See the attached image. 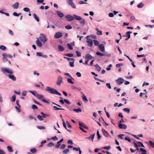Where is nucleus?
Here are the masks:
<instances>
[{
  "label": "nucleus",
  "instance_id": "nucleus-1",
  "mask_svg": "<svg viewBox=\"0 0 154 154\" xmlns=\"http://www.w3.org/2000/svg\"><path fill=\"white\" fill-rule=\"evenodd\" d=\"M1 69V71L4 73H7L10 74L8 75V76L9 79H11L13 81L16 80V77L14 75H11V74H13L14 72V71L12 69L7 67L2 68Z\"/></svg>",
  "mask_w": 154,
  "mask_h": 154
},
{
  "label": "nucleus",
  "instance_id": "nucleus-2",
  "mask_svg": "<svg viewBox=\"0 0 154 154\" xmlns=\"http://www.w3.org/2000/svg\"><path fill=\"white\" fill-rule=\"evenodd\" d=\"M45 90L46 91H48L49 93L53 94H56L59 96L61 95V94L60 93L54 88L47 86Z\"/></svg>",
  "mask_w": 154,
  "mask_h": 154
},
{
  "label": "nucleus",
  "instance_id": "nucleus-3",
  "mask_svg": "<svg viewBox=\"0 0 154 154\" xmlns=\"http://www.w3.org/2000/svg\"><path fill=\"white\" fill-rule=\"evenodd\" d=\"M79 128L83 132L86 133H87V131H86L83 128L88 129L89 128L84 123L80 121L79 122Z\"/></svg>",
  "mask_w": 154,
  "mask_h": 154
},
{
  "label": "nucleus",
  "instance_id": "nucleus-4",
  "mask_svg": "<svg viewBox=\"0 0 154 154\" xmlns=\"http://www.w3.org/2000/svg\"><path fill=\"white\" fill-rule=\"evenodd\" d=\"M2 56L3 58L2 60L3 62H5L8 60L7 58L9 57L10 58H12L13 57L10 54H7L6 53H3L2 54Z\"/></svg>",
  "mask_w": 154,
  "mask_h": 154
},
{
  "label": "nucleus",
  "instance_id": "nucleus-5",
  "mask_svg": "<svg viewBox=\"0 0 154 154\" xmlns=\"http://www.w3.org/2000/svg\"><path fill=\"white\" fill-rule=\"evenodd\" d=\"M36 97L39 99H41L42 101L43 102H45L48 104H49L50 102V101L49 99L46 100L45 99H43L44 97L42 95L38 94Z\"/></svg>",
  "mask_w": 154,
  "mask_h": 154
},
{
  "label": "nucleus",
  "instance_id": "nucleus-6",
  "mask_svg": "<svg viewBox=\"0 0 154 154\" xmlns=\"http://www.w3.org/2000/svg\"><path fill=\"white\" fill-rule=\"evenodd\" d=\"M40 36L39 37V40L43 43L45 42L47 40V39L44 34L41 33Z\"/></svg>",
  "mask_w": 154,
  "mask_h": 154
},
{
  "label": "nucleus",
  "instance_id": "nucleus-7",
  "mask_svg": "<svg viewBox=\"0 0 154 154\" xmlns=\"http://www.w3.org/2000/svg\"><path fill=\"white\" fill-rule=\"evenodd\" d=\"M96 54L97 55L107 56L108 57H110L111 56V54H110L102 53L99 51L96 52Z\"/></svg>",
  "mask_w": 154,
  "mask_h": 154
},
{
  "label": "nucleus",
  "instance_id": "nucleus-8",
  "mask_svg": "<svg viewBox=\"0 0 154 154\" xmlns=\"http://www.w3.org/2000/svg\"><path fill=\"white\" fill-rule=\"evenodd\" d=\"M138 147L139 146H137V147H135L136 148V150L138 152H139L140 151L142 152L141 154H146L147 151L145 149L142 148H140V149H139Z\"/></svg>",
  "mask_w": 154,
  "mask_h": 154
},
{
  "label": "nucleus",
  "instance_id": "nucleus-9",
  "mask_svg": "<svg viewBox=\"0 0 154 154\" xmlns=\"http://www.w3.org/2000/svg\"><path fill=\"white\" fill-rule=\"evenodd\" d=\"M116 81L117 85H120L124 82L125 81V80L122 78L120 77L116 79Z\"/></svg>",
  "mask_w": 154,
  "mask_h": 154
},
{
  "label": "nucleus",
  "instance_id": "nucleus-10",
  "mask_svg": "<svg viewBox=\"0 0 154 154\" xmlns=\"http://www.w3.org/2000/svg\"><path fill=\"white\" fill-rule=\"evenodd\" d=\"M75 60V59L74 58H68V61H69V65L71 67H73L74 66Z\"/></svg>",
  "mask_w": 154,
  "mask_h": 154
},
{
  "label": "nucleus",
  "instance_id": "nucleus-11",
  "mask_svg": "<svg viewBox=\"0 0 154 154\" xmlns=\"http://www.w3.org/2000/svg\"><path fill=\"white\" fill-rule=\"evenodd\" d=\"M132 32L131 31H128L125 33V35L124 36L125 37H127L125 39V41H128L130 38L131 35L130 34Z\"/></svg>",
  "mask_w": 154,
  "mask_h": 154
},
{
  "label": "nucleus",
  "instance_id": "nucleus-12",
  "mask_svg": "<svg viewBox=\"0 0 154 154\" xmlns=\"http://www.w3.org/2000/svg\"><path fill=\"white\" fill-rule=\"evenodd\" d=\"M63 35L62 33L60 32H56L54 35V37L57 38H59L61 37Z\"/></svg>",
  "mask_w": 154,
  "mask_h": 154
},
{
  "label": "nucleus",
  "instance_id": "nucleus-13",
  "mask_svg": "<svg viewBox=\"0 0 154 154\" xmlns=\"http://www.w3.org/2000/svg\"><path fill=\"white\" fill-rule=\"evenodd\" d=\"M99 50L101 52H103L105 51V46L103 44H101L98 45Z\"/></svg>",
  "mask_w": 154,
  "mask_h": 154
},
{
  "label": "nucleus",
  "instance_id": "nucleus-14",
  "mask_svg": "<svg viewBox=\"0 0 154 154\" xmlns=\"http://www.w3.org/2000/svg\"><path fill=\"white\" fill-rule=\"evenodd\" d=\"M68 4L73 8H76V6L75 4L73 2V0H69Z\"/></svg>",
  "mask_w": 154,
  "mask_h": 154
},
{
  "label": "nucleus",
  "instance_id": "nucleus-15",
  "mask_svg": "<svg viewBox=\"0 0 154 154\" xmlns=\"http://www.w3.org/2000/svg\"><path fill=\"white\" fill-rule=\"evenodd\" d=\"M75 42L74 41L72 42L71 43H68V49L69 50H72L73 49V46H74Z\"/></svg>",
  "mask_w": 154,
  "mask_h": 154
},
{
  "label": "nucleus",
  "instance_id": "nucleus-16",
  "mask_svg": "<svg viewBox=\"0 0 154 154\" xmlns=\"http://www.w3.org/2000/svg\"><path fill=\"white\" fill-rule=\"evenodd\" d=\"M118 126L119 128L121 129H126L127 127L126 125L123 124H119Z\"/></svg>",
  "mask_w": 154,
  "mask_h": 154
},
{
  "label": "nucleus",
  "instance_id": "nucleus-17",
  "mask_svg": "<svg viewBox=\"0 0 154 154\" xmlns=\"http://www.w3.org/2000/svg\"><path fill=\"white\" fill-rule=\"evenodd\" d=\"M59 98L61 100H60L59 101L61 104H63L64 103L67 104V99H64L63 100V98L61 97H60Z\"/></svg>",
  "mask_w": 154,
  "mask_h": 154
},
{
  "label": "nucleus",
  "instance_id": "nucleus-18",
  "mask_svg": "<svg viewBox=\"0 0 154 154\" xmlns=\"http://www.w3.org/2000/svg\"><path fill=\"white\" fill-rule=\"evenodd\" d=\"M37 40L36 41V43L37 45L40 48L42 46V44L40 41L39 40V39L38 38H36Z\"/></svg>",
  "mask_w": 154,
  "mask_h": 154
},
{
  "label": "nucleus",
  "instance_id": "nucleus-19",
  "mask_svg": "<svg viewBox=\"0 0 154 154\" xmlns=\"http://www.w3.org/2000/svg\"><path fill=\"white\" fill-rule=\"evenodd\" d=\"M85 59L89 60L94 58L89 53L87 54L85 56Z\"/></svg>",
  "mask_w": 154,
  "mask_h": 154
},
{
  "label": "nucleus",
  "instance_id": "nucleus-20",
  "mask_svg": "<svg viewBox=\"0 0 154 154\" xmlns=\"http://www.w3.org/2000/svg\"><path fill=\"white\" fill-rule=\"evenodd\" d=\"M62 78L61 76L58 77V79L57 82V84L58 85H60L61 83L62 82Z\"/></svg>",
  "mask_w": 154,
  "mask_h": 154
},
{
  "label": "nucleus",
  "instance_id": "nucleus-21",
  "mask_svg": "<svg viewBox=\"0 0 154 154\" xmlns=\"http://www.w3.org/2000/svg\"><path fill=\"white\" fill-rule=\"evenodd\" d=\"M64 140L63 138L61 139L60 140L57 142V144L55 145V147L56 148H58L61 145V143Z\"/></svg>",
  "mask_w": 154,
  "mask_h": 154
},
{
  "label": "nucleus",
  "instance_id": "nucleus-22",
  "mask_svg": "<svg viewBox=\"0 0 154 154\" xmlns=\"http://www.w3.org/2000/svg\"><path fill=\"white\" fill-rule=\"evenodd\" d=\"M102 132L104 136L106 137H108L110 136L108 133L103 128L102 129Z\"/></svg>",
  "mask_w": 154,
  "mask_h": 154
},
{
  "label": "nucleus",
  "instance_id": "nucleus-23",
  "mask_svg": "<svg viewBox=\"0 0 154 154\" xmlns=\"http://www.w3.org/2000/svg\"><path fill=\"white\" fill-rule=\"evenodd\" d=\"M68 76H69V77H71V78H68V82L71 84H73L74 82L72 81V79L74 81H75V80L74 79H73L71 76V75L68 73Z\"/></svg>",
  "mask_w": 154,
  "mask_h": 154
},
{
  "label": "nucleus",
  "instance_id": "nucleus-24",
  "mask_svg": "<svg viewBox=\"0 0 154 154\" xmlns=\"http://www.w3.org/2000/svg\"><path fill=\"white\" fill-rule=\"evenodd\" d=\"M87 42L88 43V45L90 47H91L93 45V41L91 39H89L87 41Z\"/></svg>",
  "mask_w": 154,
  "mask_h": 154
},
{
  "label": "nucleus",
  "instance_id": "nucleus-25",
  "mask_svg": "<svg viewBox=\"0 0 154 154\" xmlns=\"http://www.w3.org/2000/svg\"><path fill=\"white\" fill-rule=\"evenodd\" d=\"M75 19V17L74 16V14L72 16L69 14H68V21H71Z\"/></svg>",
  "mask_w": 154,
  "mask_h": 154
},
{
  "label": "nucleus",
  "instance_id": "nucleus-26",
  "mask_svg": "<svg viewBox=\"0 0 154 154\" xmlns=\"http://www.w3.org/2000/svg\"><path fill=\"white\" fill-rule=\"evenodd\" d=\"M56 13L58 15V17L61 18H62L64 16V14L61 12L59 11H56Z\"/></svg>",
  "mask_w": 154,
  "mask_h": 154
},
{
  "label": "nucleus",
  "instance_id": "nucleus-27",
  "mask_svg": "<svg viewBox=\"0 0 154 154\" xmlns=\"http://www.w3.org/2000/svg\"><path fill=\"white\" fill-rule=\"evenodd\" d=\"M95 134H91L89 137H87L86 138L89 139V140H91L92 141H93Z\"/></svg>",
  "mask_w": 154,
  "mask_h": 154
},
{
  "label": "nucleus",
  "instance_id": "nucleus-28",
  "mask_svg": "<svg viewBox=\"0 0 154 154\" xmlns=\"http://www.w3.org/2000/svg\"><path fill=\"white\" fill-rule=\"evenodd\" d=\"M19 5V3L18 2H16L12 5V7L14 9H17L18 8Z\"/></svg>",
  "mask_w": 154,
  "mask_h": 154
},
{
  "label": "nucleus",
  "instance_id": "nucleus-29",
  "mask_svg": "<svg viewBox=\"0 0 154 154\" xmlns=\"http://www.w3.org/2000/svg\"><path fill=\"white\" fill-rule=\"evenodd\" d=\"M74 16L75 17V19L77 20H82V18L80 17L76 14H74Z\"/></svg>",
  "mask_w": 154,
  "mask_h": 154
},
{
  "label": "nucleus",
  "instance_id": "nucleus-30",
  "mask_svg": "<svg viewBox=\"0 0 154 154\" xmlns=\"http://www.w3.org/2000/svg\"><path fill=\"white\" fill-rule=\"evenodd\" d=\"M40 113L43 118H46L47 117H49L50 116L48 114H45L42 112H41Z\"/></svg>",
  "mask_w": 154,
  "mask_h": 154
},
{
  "label": "nucleus",
  "instance_id": "nucleus-31",
  "mask_svg": "<svg viewBox=\"0 0 154 154\" xmlns=\"http://www.w3.org/2000/svg\"><path fill=\"white\" fill-rule=\"evenodd\" d=\"M33 16L34 18L36 20L37 22H38L39 21V18L34 13L33 14Z\"/></svg>",
  "mask_w": 154,
  "mask_h": 154
},
{
  "label": "nucleus",
  "instance_id": "nucleus-32",
  "mask_svg": "<svg viewBox=\"0 0 154 154\" xmlns=\"http://www.w3.org/2000/svg\"><path fill=\"white\" fill-rule=\"evenodd\" d=\"M82 99L83 101L85 102L88 101V99L84 94H83V95H82Z\"/></svg>",
  "mask_w": 154,
  "mask_h": 154
},
{
  "label": "nucleus",
  "instance_id": "nucleus-33",
  "mask_svg": "<svg viewBox=\"0 0 154 154\" xmlns=\"http://www.w3.org/2000/svg\"><path fill=\"white\" fill-rule=\"evenodd\" d=\"M73 110L77 113L80 112L82 111V110L80 108H79L78 109H74Z\"/></svg>",
  "mask_w": 154,
  "mask_h": 154
},
{
  "label": "nucleus",
  "instance_id": "nucleus-34",
  "mask_svg": "<svg viewBox=\"0 0 154 154\" xmlns=\"http://www.w3.org/2000/svg\"><path fill=\"white\" fill-rule=\"evenodd\" d=\"M59 50L61 51H62L64 50V48L61 45H59L58 46Z\"/></svg>",
  "mask_w": 154,
  "mask_h": 154
},
{
  "label": "nucleus",
  "instance_id": "nucleus-35",
  "mask_svg": "<svg viewBox=\"0 0 154 154\" xmlns=\"http://www.w3.org/2000/svg\"><path fill=\"white\" fill-rule=\"evenodd\" d=\"M137 143L138 144V146L139 147H145L143 145V143L140 141H137Z\"/></svg>",
  "mask_w": 154,
  "mask_h": 154
},
{
  "label": "nucleus",
  "instance_id": "nucleus-36",
  "mask_svg": "<svg viewBox=\"0 0 154 154\" xmlns=\"http://www.w3.org/2000/svg\"><path fill=\"white\" fill-rule=\"evenodd\" d=\"M30 93H31L32 95H34L35 97H36L37 95L38 94L37 92L35 91H29Z\"/></svg>",
  "mask_w": 154,
  "mask_h": 154
},
{
  "label": "nucleus",
  "instance_id": "nucleus-37",
  "mask_svg": "<svg viewBox=\"0 0 154 154\" xmlns=\"http://www.w3.org/2000/svg\"><path fill=\"white\" fill-rule=\"evenodd\" d=\"M96 30L97 31V34L101 35L102 34V31L98 29L97 28L96 29Z\"/></svg>",
  "mask_w": 154,
  "mask_h": 154
},
{
  "label": "nucleus",
  "instance_id": "nucleus-38",
  "mask_svg": "<svg viewBox=\"0 0 154 154\" xmlns=\"http://www.w3.org/2000/svg\"><path fill=\"white\" fill-rule=\"evenodd\" d=\"M16 99V96L14 94L12 96V97H11V101L12 102H14L15 101Z\"/></svg>",
  "mask_w": 154,
  "mask_h": 154
},
{
  "label": "nucleus",
  "instance_id": "nucleus-39",
  "mask_svg": "<svg viewBox=\"0 0 154 154\" xmlns=\"http://www.w3.org/2000/svg\"><path fill=\"white\" fill-rule=\"evenodd\" d=\"M37 151V150L35 148H32L30 149V151L32 153H35Z\"/></svg>",
  "mask_w": 154,
  "mask_h": 154
},
{
  "label": "nucleus",
  "instance_id": "nucleus-40",
  "mask_svg": "<svg viewBox=\"0 0 154 154\" xmlns=\"http://www.w3.org/2000/svg\"><path fill=\"white\" fill-rule=\"evenodd\" d=\"M54 143L50 142L47 145V146L49 147H51L54 146Z\"/></svg>",
  "mask_w": 154,
  "mask_h": 154
},
{
  "label": "nucleus",
  "instance_id": "nucleus-41",
  "mask_svg": "<svg viewBox=\"0 0 154 154\" xmlns=\"http://www.w3.org/2000/svg\"><path fill=\"white\" fill-rule=\"evenodd\" d=\"M93 42H94V45L95 46H97L99 45V42L96 40H94Z\"/></svg>",
  "mask_w": 154,
  "mask_h": 154
},
{
  "label": "nucleus",
  "instance_id": "nucleus-42",
  "mask_svg": "<svg viewBox=\"0 0 154 154\" xmlns=\"http://www.w3.org/2000/svg\"><path fill=\"white\" fill-rule=\"evenodd\" d=\"M62 120L63 121V127L65 128L66 130H67V128L66 124V123L64 120L63 119V118H62Z\"/></svg>",
  "mask_w": 154,
  "mask_h": 154
},
{
  "label": "nucleus",
  "instance_id": "nucleus-43",
  "mask_svg": "<svg viewBox=\"0 0 154 154\" xmlns=\"http://www.w3.org/2000/svg\"><path fill=\"white\" fill-rule=\"evenodd\" d=\"M7 148L8 151L10 152H12L13 151L12 147L10 146H7Z\"/></svg>",
  "mask_w": 154,
  "mask_h": 154
},
{
  "label": "nucleus",
  "instance_id": "nucleus-44",
  "mask_svg": "<svg viewBox=\"0 0 154 154\" xmlns=\"http://www.w3.org/2000/svg\"><path fill=\"white\" fill-rule=\"evenodd\" d=\"M123 110L125 112H127L128 113L130 112V109L128 108H125L123 109Z\"/></svg>",
  "mask_w": 154,
  "mask_h": 154
},
{
  "label": "nucleus",
  "instance_id": "nucleus-45",
  "mask_svg": "<svg viewBox=\"0 0 154 154\" xmlns=\"http://www.w3.org/2000/svg\"><path fill=\"white\" fill-rule=\"evenodd\" d=\"M53 108H54V109L55 110H64V109H63L58 108L56 106H53Z\"/></svg>",
  "mask_w": 154,
  "mask_h": 154
},
{
  "label": "nucleus",
  "instance_id": "nucleus-46",
  "mask_svg": "<svg viewBox=\"0 0 154 154\" xmlns=\"http://www.w3.org/2000/svg\"><path fill=\"white\" fill-rule=\"evenodd\" d=\"M144 5V4L142 2H141L137 5V7L139 8H140L143 7Z\"/></svg>",
  "mask_w": 154,
  "mask_h": 154
},
{
  "label": "nucleus",
  "instance_id": "nucleus-47",
  "mask_svg": "<svg viewBox=\"0 0 154 154\" xmlns=\"http://www.w3.org/2000/svg\"><path fill=\"white\" fill-rule=\"evenodd\" d=\"M37 118L39 121H43L44 120V119L42 117V116L40 115H38L37 116Z\"/></svg>",
  "mask_w": 154,
  "mask_h": 154
},
{
  "label": "nucleus",
  "instance_id": "nucleus-48",
  "mask_svg": "<svg viewBox=\"0 0 154 154\" xmlns=\"http://www.w3.org/2000/svg\"><path fill=\"white\" fill-rule=\"evenodd\" d=\"M23 10L25 12H29V13H30V9L28 8L25 7L23 8Z\"/></svg>",
  "mask_w": 154,
  "mask_h": 154
},
{
  "label": "nucleus",
  "instance_id": "nucleus-49",
  "mask_svg": "<svg viewBox=\"0 0 154 154\" xmlns=\"http://www.w3.org/2000/svg\"><path fill=\"white\" fill-rule=\"evenodd\" d=\"M149 143L150 146L153 148H154V143L151 141H149Z\"/></svg>",
  "mask_w": 154,
  "mask_h": 154
},
{
  "label": "nucleus",
  "instance_id": "nucleus-50",
  "mask_svg": "<svg viewBox=\"0 0 154 154\" xmlns=\"http://www.w3.org/2000/svg\"><path fill=\"white\" fill-rule=\"evenodd\" d=\"M33 100L34 101V102L35 103L38 104L41 106H43V105L42 104L38 102L37 101L34 99H33Z\"/></svg>",
  "mask_w": 154,
  "mask_h": 154
},
{
  "label": "nucleus",
  "instance_id": "nucleus-51",
  "mask_svg": "<svg viewBox=\"0 0 154 154\" xmlns=\"http://www.w3.org/2000/svg\"><path fill=\"white\" fill-rule=\"evenodd\" d=\"M0 49L3 51H4L6 49V47L5 46L1 45L0 46Z\"/></svg>",
  "mask_w": 154,
  "mask_h": 154
},
{
  "label": "nucleus",
  "instance_id": "nucleus-52",
  "mask_svg": "<svg viewBox=\"0 0 154 154\" xmlns=\"http://www.w3.org/2000/svg\"><path fill=\"white\" fill-rule=\"evenodd\" d=\"M46 142V140H43L41 143V144L39 146V147H41L43 146V144L45 143Z\"/></svg>",
  "mask_w": 154,
  "mask_h": 154
},
{
  "label": "nucleus",
  "instance_id": "nucleus-53",
  "mask_svg": "<svg viewBox=\"0 0 154 154\" xmlns=\"http://www.w3.org/2000/svg\"><path fill=\"white\" fill-rule=\"evenodd\" d=\"M13 15L14 16H15V17H18L20 15H21V13H19V14H18L17 13H16V12H14L13 14Z\"/></svg>",
  "mask_w": 154,
  "mask_h": 154
},
{
  "label": "nucleus",
  "instance_id": "nucleus-54",
  "mask_svg": "<svg viewBox=\"0 0 154 154\" xmlns=\"http://www.w3.org/2000/svg\"><path fill=\"white\" fill-rule=\"evenodd\" d=\"M75 52L77 54V56L78 57H80L81 56V54L80 51H76Z\"/></svg>",
  "mask_w": 154,
  "mask_h": 154
},
{
  "label": "nucleus",
  "instance_id": "nucleus-55",
  "mask_svg": "<svg viewBox=\"0 0 154 154\" xmlns=\"http://www.w3.org/2000/svg\"><path fill=\"white\" fill-rule=\"evenodd\" d=\"M37 128L39 129H45V127L43 126H37Z\"/></svg>",
  "mask_w": 154,
  "mask_h": 154
},
{
  "label": "nucleus",
  "instance_id": "nucleus-56",
  "mask_svg": "<svg viewBox=\"0 0 154 154\" xmlns=\"http://www.w3.org/2000/svg\"><path fill=\"white\" fill-rule=\"evenodd\" d=\"M112 64H110L109 66H107V67L106 68V69L107 71H109L111 70V68L112 67Z\"/></svg>",
  "mask_w": 154,
  "mask_h": 154
},
{
  "label": "nucleus",
  "instance_id": "nucleus-57",
  "mask_svg": "<svg viewBox=\"0 0 154 154\" xmlns=\"http://www.w3.org/2000/svg\"><path fill=\"white\" fill-rule=\"evenodd\" d=\"M32 108L35 110L38 109V107L35 104H33L32 105Z\"/></svg>",
  "mask_w": 154,
  "mask_h": 154
},
{
  "label": "nucleus",
  "instance_id": "nucleus-58",
  "mask_svg": "<svg viewBox=\"0 0 154 154\" xmlns=\"http://www.w3.org/2000/svg\"><path fill=\"white\" fill-rule=\"evenodd\" d=\"M80 20L81 21H80V23L82 24L83 25L82 26H83L84 25H85V20L84 19H82V20Z\"/></svg>",
  "mask_w": 154,
  "mask_h": 154
},
{
  "label": "nucleus",
  "instance_id": "nucleus-59",
  "mask_svg": "<svg viewBox=\"0 0 154 154\" xmlns=\"http://www.w3.org/2000/svg\"><path fill=\"white\" fill-rule=\"evenodd\" d=\"M111 148V146H104L103 147V148L104 149H106L107 150H109Z\"/></svg>",
  "mask_w": 154,
  "mask_h": 154
},
{
  "label": "nucleus",
  "instance_id": "nucleus-60",
  "mask_svg": "<svg viewBox=\"0 0 154 154\" xmlns=\"http://www.w3.org/2000/svg\"><path fill=\"white\" fill-rule=\"evenodd\" d=\"M71 88L72 89L74 90H76L77 89H79V91L80 90V89L79 88H78L77 87H75L73 85L72 86H71Z\"/></svg>",
  "mask_w": 154,
  "mask_h": 154
},
{
  "label": "nucleus",
  "instance_id": "nucleus-61",
  "mask_svg": "<svg viewBox=\"0 0 154 154\" xmlns=\"http://www.w3.org/2000/svg\"><path fill=\"white\" fill-rule=\"evenodd\" d=\"M51 139L53 140L54 141H56L58 140V138L57 136H54V137H51Z\"/></svg>",
  "mask_w": 154,
  "mask_h": 154
},
{
  "label": "nucleus",
  "instance_id": "nucleus-62",
  "mask_svg": "<svg viewBox=\"0 0 154 154\" xmlns=\"http://www.w3.org/2000/svg\"><path fill=\"white\" fill-rule=\"evenodd\" d=\"M114 90H115L117 92H119L121 90L120 88H118L117 87H115L114 88Z\"/></svg>",
  "mask_w": 154,
  "mask_h": 154
},
{
  "label": "nucleus",
  "instance_id": "nucleus-63",
  "mask_svg": "<svg viewBox=\"0 0 154 154\" xmlns=\"http://www.w3.org/2000/svg\"><path fill=\"white\" fill-rule=\"evenodd\" d=\"M36 55L38 57H42V54L41 52H37Z\"/></svg>",
  "mask_w": 154,
  "mask_h": 154
},
{
  "label": "nucleus",
  "instance_id": "nucleus-64",
  "mask_svg": "<svg viewBox=\"0 0 154 154\" xmlns=\"http://www.w3.org/2000/svg\"><path fill=\"white\" fill-rule=\"evenodd\" d=\"M66 146V145L65 144H62L60 146V149H64Z\"/></svg>",
  "mask_w": 154,
  "mask_h": 154
}]
</instances>
